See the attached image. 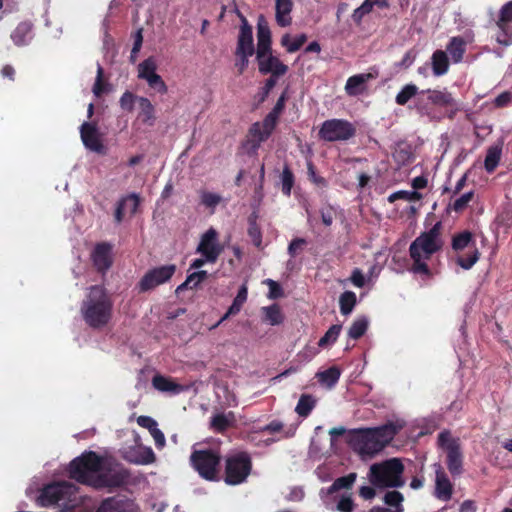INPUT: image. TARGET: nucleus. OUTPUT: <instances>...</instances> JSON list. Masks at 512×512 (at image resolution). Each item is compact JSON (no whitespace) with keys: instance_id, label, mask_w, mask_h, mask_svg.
Masks as SVG:
<instances>
[{"instance_id":"69168bd1","label":"nucleus","mask_w":512,"mask_h":512,"mask_svg":"<svg viewBox=\"0 0 512 512\" xmlns=\"http://www.w3.org/2000/svg\"><path fill=\"white\" fill-rule=\"evenodd\" d=\"M306 244V241L302 238L294 239L288 246V253L291 257H294L299 249Z\"/></svg>"},{"instance_id":"c03bdc74","label":"nucleus","mask_w":512,"mask_h":512,"mask_svg":"<svg viewBox=\"0 0 512 512\" xmlns=\"http://www.w3.org/2000/svg\"><path fill=\"white\" fill-rule=\"evenodd\" d=\"M154 74H156V64L153 59L148 58L139 65V77L148 80Z\"/></svg>"},{"instance_id":"3c124183","label":"nucleus","mask_w":512,"mask_h":512,"mask_svg":"<svg viewBox=\"0 0 512 512\" xmlns=\"http://www.w3.org/2000/svg\"><path fill=\"white\" fill-rule=\"evenodd\" d=\"M280 43L287 53H294L301 48L300 44L296 41V38L294 37V39H292L289 33H286L281 37Z\"/></svg>"},{"instance_id":"37998d69","label":"nucleus","mask_w":512,"mask_h":512,"mask_svg":"<svg viewBox=\"0 0 512 512\" xmlns=\"http://www.w3.org/2000/svg\"><path fill=\"white\" fill-rule=\"evenodd\" d=\"M357 478L356 473H350L347 476L340 477L334 481V483L329 488V492L332 493L334 491L340 490V489H348L350 488L355 480Z\"/></svg>"},{"instance_id":"338daca9","label":"nucleus","mask_w":512,"mask_h":512,"mask_svg":"<svg viewBox=\"0 0 512 512\" xmlns=\"http://www.w3.org/2000/svg\"><path fill=\"white\" fill-rule=\"evenodd\" d=\"M142 43H143V35H142V28H140L136 31V33L134 35V43H133V47L131 50L132 55H135L140 51V49L142 47Z\"/></svg>"},{"instance_id":"8fccbe9b","label":"nucleus","mask_w":512,"mask_h":512,"mask_svg":"<svg viewBox=\"0 0 512 512\" xmlns=\"http://www.w3.org/2000/svg\"><path fill=\"white\" fill-rule=\"evenodd\" d=\"M398 199H404L407 201H416L420 199V194L415 191H397L391 194L388 198L389 202H394Z\"/></svg>"},{"instance_id":"5701e85b","label":"nucleus","mask_w":512,"mask_h":512,"mask_svg":"<svg viewBox=\"0 0 512 512\" xmlns=\"http://www.w3.org/2000/svg\"><path fill=\"white\" fill-rule=\"evenodd\" d=\"M11 39L16 46L28 45L33 39V24L29 21L20 22L12 31Z\"/></svg>"},{"instance_id":"6e6d98bb","label":"nucleus","mask_w":512,"mask_h":512,"mask_svg":"<svg viewBox=\"0 0 512 512\" xmlns=\"http://www.w3.org/2000/svg\"><path fill=\"white\" fill-rule=\"evenodd\" d=\"M281 180H282V191L284 192V194L290 195L291 188L293 185V175L288 168H285L283 170Z\"/></svg>"},{"instance_id":"49530a36","label":"nucleus","mask_w":512,"mask_h":512,"mask_svg":"<svg viewBox=\"0 0 512 512\" xmlns=\"http://www.w3.org/2000/svg\"><path fill=\"white\" fill-rule=\"evenodd\" d=\"M140 203V198L136 194H131L128 197L124 198L120 205L125 209L126 213L130 215H134L138 209Z\"/></svg>"},{"instance_id":"a18cd8bd","label":"nucleus","mask_w":512,"mask_h":512,"mask_svg":"<svg viewBox=\"0 0 512 512\" xmlns=\"http://www.w3.org/2000/svg\"><path fill=\"white\" fill-rule=\"evenodd\" d=\"M341 328V325L331 326L325 335L319 340V346L324 347L328 344L334 343L340 334Z\"/></svg>"},{"instance_id":"c9c22d12","label":"nucleus","mask_w":512,"mask_h":512,"mask_svg":"<svg viewBox=\"0 0 512 512\" xmlns=\"http://www.w3.org/2000/svg\"><path fill=\"white\" fill-rule=\"evenodd\" d=\"M233 421H234V417H233L232 413H227V414L220 413V414H216L212 418L211 426L216 431L220 432V431L227 429L229 426H231Z\"/></svg>"},{"instance_id":"72a5a7b5","label":"nucleus","mask_w":512,"mask_h":512,"mask_svg":"<svg viewBox=\"0 0 512 512\" xmlns=\"http://www.w3.org/2000/svg\"><path fill=\"white\" fill-rule=\"evenodd\" d=\"M139 107V119L149 126L153 125L155 119L154 109L148 98H140Z\"/></svg>"},{"instance_id":"052dcab7","label":"nucleus","mask_w":512,"mask_h":512,"mask_svg":"<svg viewBox=\"0 0 512 512\" xmlns=\"http://www.w3.org/2000/svg\"><path fill=\"white\" fill-rule=\"evenodd\" d=\"M266 284L269 287L268 297L270 299H276V298L281 297L282 290L277 282H275L274 280H271V279H267Z\"/></svg>"},{"instance_id":"58836bf2","label":"nucleus","mask_w":512,"mask_h":512,"mask_svg":"<svg viewBox=\"0 0 512 512\" xmlns=\"http://www.w3.org/2000/svg\"><path fill=\"white\" fill-rule=\"evenodd\" d=\"M472 241V234L468 231L461 232L453 237L452 248L458 254L469 246Z\"/></svg>"},{"instance_id":"4be33fe9","label":"nucleus","mask_w":512,"mask_h":512,"mask_svg":"<svg viewBox=\"0 0 512 512\" xmlns=\"http://www.w3.org/2000/svg\"><path fill=\"white\" fill-rule=\"evenodd\" d=\"M292 0H275V20L278 26L288 27L292 24Z\"/></svg>"},{"instance_id":"2eb2a0df","label":"nucleus","mask_w":512,"mask_h":512,"mask_svg":"<svg viewBox=\"0 0 512 512\" xmlns=\"http://www.w3.org/2000/svg\"><path fill=\"white\" fill-rule=\"evenodd\" d=\"M123 457L135 464L147 465L155 461V454L150 447L135 444L123 449Z\"/></svg>"},{"instance_id":"e433bc0d","label":"nucleus","mask_w":512,"mask_h":512,"mask_svg":"<svg viewBox=\"0 0 512 512\" xmlns=\"http://www.w3.org/2000/svg\"><path fill=\"white\" fill-rule=\"evenodd\" d=\"M340 311L343 315H348L352 312L356 304V295L354 292L346 291L339 299Z\"/></svg>"},{"instance_id":"ddd939ff","label":"nucleus","mask_w":512,"mask_h":512,"mask_svg":"<svg viewBox=\"0 0 512 512\" xmlns=\"http://www.w3.org/2000/svg\"><path fill=\"white\" fill-rule=\"evenodd\" d=\"M258 70L263 75L274 77H283L289 70L288 65L284 64L280 58L273 54V50L256 54Z\"/></svg>"},{"instance_id":"e2e57ef3","label":"nucleus","mask_w":512,"mask_h":512,"mask_svg":"<svg viewBox=\"0 0 512 512\" xmlns=\"http://www.w3.org/2000/svg\"><path fill=\"white\" fill-rule=\"evenodd\" d=\"M336 211L332 207L324 208L321 210L322 222L326 226H330L333 223Z\"/></svg>"},{"instance_id":"dca6fc26","label":"nucleus","mask_w":512,"mask_h":512,"mask_svg":"<svg viewBox=\"0 0 512 512\" xmlns=\"http://www.w3.org/2000/svg\"><path fill=\"white\" fill-rule=\"evenodd\" d=\"M240 19L241 25L239 28L235 52L243 54L245 52L256 53V49L254 47L252 26L249 24L245 16L240 15Z\"/></svg>"},{"instance_id":"c85d7f7f","label":"nucleus","mask_w":512,"mask_h":512,"mask_svg":"<svg viewBox=\"0 0 512 512\" xmlns=\"http://www.w3.org/2000/svg\"><path fill=\"white\" fill-rule=\"evenodd\" d=\"M261 311L264 315L263 321L270 325H279L283 322L284 317L278 305L262 307Z\"/></svg>"},{"instance_id":"680f3d73","label":"nucleus","mask_w":512,"mask_h":512,"mask_svg":"<svg viewBox=\"0 0 512 512\" xmlns=\"http://www.w3.org/2000/svg\"><path fill=\"white\" fill-rule=\"evenodd\" d=\"M137 423L139 426L148 429L149 432H151L152 429L158 426L157 422L149 416H139L137 418Z\"/></svg>"},{"instance_id":"9d476101","label":"nucleus","mask_w":512,"mask_h":512,"mask_svg":"<svg viewBox=\"0 0 512 512\" xmlns=\"http://www.w3.org/2000/svg\"><path fill=\"white\" fill-rule=\"evenodd\" d=\"M355 133L354 127L347 121L340 119L327 120L319 131L320 137L325 141H344Z\"/></svg>"},{"instance_id":"09e8293b","label":"nucleus","mask_w":512,"mask_h":512,"mask_svg":"<svg viewBox=\"0 0 512 512\" xmlns=\"http://www.w3.org/2000/svg\"><path fill=\"white\" fill-rule=\"evenodd\" d=\"M201 203L207 208L214 209L222 200L219 194L202 191L200 194Z\"/></svg>"},{"instance_id":"aec40b11","label":"nucleus","mask_w":512,"mask_h":512,"mask_svg":"<svg viewBox=\"0 0 512 512\" xmlns=\"http://www.w3.org/2000/svg\"><path fill=\"white\" fill-rule=\"evenodd\" d=\"M435 496L442 500L448 501L452 496V484L446 476L440 464H435Z\"/></svg>"},{"instance_id":"1a4fd4ad","label":"nucleus","mask_w":512,"mask_h":512,"mask_svg":"<svg viewBox=\"0 0 512 512\" xmlns=\"http://www.w3.org/2000/svg\"><path fill=\"white\" fill-rule=\"evenodd\" d=\"M438 444L447 454V466L452 475L462 473L463 457L461 453L460 441L452 437L448 431L441 432L438 436Z\"/></svg>"},{"instance_id":"b1692460","label":"nucleus","mask_w":512,"mask_h":512,"mask_svg":"<svg viewBox=\"0 0 512 512\" xmlns=\"http://www.w3.org/2000/svg\"><path fill=\"white\" fill-rule=\"evenodd\" d=\"M94 96H101L113 92V85L109 81V76L105 74L103 67L97 64V73L92 86Z\"/></svg>"},{"instance_id":"bf43d9fd","label":"nucleus","mask_w":512,"mask_h":512,"mask_svg":"<svg viewBox=\"0 0 512 512\" xmlns=\"http://www.w3.org/2000/svg\"><path fill=\"white\" fill-rule=\"evenodd\" d=\"M354 503L351 496H343L337 503V510L340 512H352Z\"/></svg>"},{"instance_id":"ea45409f","label":"nucleus","mask_w":512,"mask_h":512,"mask_svg":"<svg viewBox=\"0 0 512 512\" xmlns=\"http://www.w3.org/2000/svg\"><path fill=\"white\" fill-rule=\"evenodd\" d=\"M368 321L366 318H358L356 319L348 330V336L352 339H358L361 337L367 330Z\"/></svg>"},{"instance_id":"4468645a","label":"nucleus","mask_w":512,"mask_h":512,"mask_svg":"<svg viewBox=\"0 0 512 512\" xmlns=\"http://www.w3.org/2000/svg\"><path fill=\"white\" fill-rule=\"evenodd\" d=\"M175 269L174 265H166L147 272L139 283L141 291H148L165 283L172 277Z\"/></svg>"},{"instance_id":"f704fd0d","label":"nucleus","mask_w":512,"mask_h":512,"mask_svg":"<svg viewBox=\"0 0 512 512\" xmlns=\"http://www.w3.org/2000/svg\"><path fill=\"white\" fill-rule=\"evenodd\" d=\"M501 156V147L499 146H492L488 149L486 157H485V169L488 172L494 171V169L497 167L499 160Z\"/></svg>"},{"instance_id":"0eeeda50","label":"nucleus","mask_w":512,"mask_h":512,"mask_svg":"<svg viewBox=\"0 0 512 512\" xmlns=\"http://www.w3.org/2000/svg\"><path fill=\"white\" fill-rule=\"evenodd\" d=\"M284 108V98H280L273 110L265 117L263 122L254 123L249 129L247 143L251 145L253 152H256L260 144L265 141L276 126V121Z\"/></svg>"},{"instance_id":"cd10ccee","label":"nucleus","mask_w":512,"mask_h":512,"mask_svg":"<svg viewBox=\"0 0 512 512\" xmlns=\"http://www.w3.org/2000/svg\"><path fill=\"white\" fill-rule=\"evenodd\" d=\"M449 59L443 50H436L432 55V69L437 76L443 75L448 71Z\"/></svg>"},{"instance_id":"2f4dec72","label":"nucleus","mask_w":512,"mask_h":512,"mask_svg":"<svg viewBox=\"0 0 512 512\" xmlns=\"http://www.w3.org/2000/svg\"><path fill=\"white\" fill-rule=\"evenodd\" d=\"M207 276L208 273L204 270L195 271L189 274L185 282L177 287L176 292L178 293L185 288L194 289L198 287L207 278Z\"/></svg>"},{"instance_id":"f257e3e1","label":"nucleus","mask_w":512,"mask_h":512,"mask_svg":"<svg viewBox=\"0 0 512 512\" xmlns=\"http://www.w3.org/2000/svg\"><path fill=\"white\" fill-rule=\"evenodd\" d=\"M71 478L96 488L120 485L125 475L118 464L109 458H101L87 452L70 463Z\"/></svg>"},{"instance_id":"20e7f679","label":"nucleus","mask_w":512,"mask_h":512,"mask_svg":"<svg viewBox=\"0 0 512 512\" xmlns=\"http://www.w3.org/2000/svg\"><path fill=\"white\" fill-rule=\"evenodd\" d=\"M113 303L105 289L92 286L83 300L81 313L84 321L93 328H101L108 324L112 316Z\"/></svg>"},{"instance_id":"6ab92c4d","label":"nucleus","mask_w":512,"mask_h":512,"mask_svg":"<svg viewBox=\"0 0 512 512\" xmlns=\"http://www.w3.org/2000/svg\"><path fill=\"white\" fill-rule=\"evenodd\" d=\"M271 30L264 15H259L257 20V48L256 54L263 52H269L272 50L271 47Z\"/></svg>"},{"instance_id":"603ef678","label":"nucleus","mask_w":512,"mask_h":512,"mask_svg":"<svg viewBox=\"0 0 512 512\" xmlns=\"http://www.w3.org/2000/svg\"><path fill=\"white\" fill-rule=\"evenodd\" d=\"M384 501L387 505L394 507L395 510L402 509L401 503L403 501V496L398 491H390L385 494Z\"/></svg>"},{"instance_id":"7ed1b4c3","label":"nucleus","mask_w":512,"mask_h":512,"mask_svg":"<svg viewBox=\"0 0 512 512\" xmlns=\"http://www.w3.org/2000/svg\"><path fill=\"white\" fill-rule=\"evenodd\" d=\"M442 223L437 222L429 231L422 232L410 245L409 253L413 260L411 271L421 276L431 275L427 261L443 245L441 239Z\"/></svg>"},{"instance_id":"79ce46f5","label":"nucleus","mask_w":512,"mask_h":512,"mask_svg":"<svg viewBox=\"0 0 512 512\" xmlns=\"http://www.w3.org/2000/svg\"><path fill=\"white\" fill-rule=\"evenodd\" d=\"M247 287L243 285L240 290L238 291L236 297L233 300L232 305L228 309V314H238L243 306V304L247 300Z\"/></svg>"},{"instance_id":"4d7b16f0","label":"nucleus","mask_w":512,"mask_h":512,"mask_svg":"<svg viewBox=\"0 0 512 512\" xmlns=\"http://www.w3.org/2000/svg\"><path fill=\"white\" fill-rule=\"evenodd\" d=\"M248 235L256 247H258V248L261 247L262 235H261L260 228L257 226V224L255 222L250 223V226L248 229Z\"/></svg>"},{"instance_id":"774afa93","label":"nucleus","mask_w":512,"mask_h":512,"mask_svg":"<svg viewBox=\"0 0 512 512\" xmlns=\"http://www.w3.org/2000/svg\"><path fill=\"white\" fill-rule=\"evenodd\" d=\"M352 283L357 287H363L365 284L364 275L358 269L354 270L351 276Z\"/></svg>"},{"instance_id":"9b49d317","label":"nucleus","mask_w":512,"mask_h":512,"mask_svg":"<svg viewBox=\"0 0 512 512\" xmlns=\"http://www.w3.org/2000/svg\"><path fill=\"white\" fill-rule=\"evenodd\" d=\"M220 457L212 451H196L191 456L194 468L207 479H216Z\"/></svg>"},{"instance_id":"f3484780","label":"nucleus","mask_w":512,"mask_h":512,"mask_svg":"<svg viewBox=\"0 0 512 512\" xmlns=\"http://www.w3.org/2000/svg\"><path fill=\"white\" fill-rule=\"evenodd\" d=\"M378 72H368L353 75L347 79L345 91L349 96H357L366 92L368 81L376 79Z\"/></svg>"},{"instance_id":"39448f33","label":"nucleus","mask_w":512,"mask_h":512,"mask_svg":"<svg viewBox=\"0 0 512 512\" xmlns=\"http://www.w3.org/2000/svg\"><path fill=\"white\" fill-rule=\"evenodd\" d=\"M37 501L40 506H57L67 512L78 505L79 497L73 484L58 482L45 486Z\"/></svg>"},{"instance_id":"393cba45","label":"nucleus","mask_w":512,"mask_h":512,"mask_svg":"<svg viewBox=\"0 0 512 512\" xmlns=\"http://www.w3.org/2000/svg\"><path fill=\"white\" fill-rule=\"evenodd\" d=\"M466 45V41L461 36H455L449 40L446 50L454 63H460L463 60Z\"/></svg>"},{"instance_id":"a211bd4d","label":"nucleus","mask_w":512,"mask_h":512,"mask_svg":"<svg viewBox=\"0 0 512 512\" xmlns=\"http://www.w3.org/2000/svg\"><path fill=\"white\" fill-rule=\"evenodd\" d=\"M94 266L100 272H105L112 265V247L106 243L97 244L91 253Z\"/></svg>"},{"instance_id":"13d9d810","label":"nucleus","mask_w":512,"mask_h":512,"mask_svg":"<svg viewBox=\"0 0 512 512\" xmlns=\"http://www.w3.org/2000/svg\"><path fill=\"white\" fill-rule=\"evenodd\" d=\"M411 153L407 151L406 149H397L393 153V158L395 161H397L400 165H405L410 162L411 160Z\"/></svg>"},{"instance_id":"412c9836","label":"nucleus","mask_w":512,"mask_h":512,"mask_svg":"<svg viewBox=\"0 0 512 512\" xmlns=\"http://www.w3.org/2000/svg\"><path fill=\"white\" fill-rule=\"evenodd\" d=\"M81 139L86 148L94 152H102L100 134L97 128L90 123H83L81 126Z\"/></svg>"},{"instance_id":"de8ad7c7","label":"nucleus","mask_w":512,"mask_h":512,"mask_svg":"<svg viewBox=\"0 0 512 512\" xmlns=\"http://www.w3.org/2000/svg\"><path fill=\"white\" fill-rule=\"evenodd\" d=\"M370 1L371 0H364V2L354 10L352 19L357 25H360L363 17L373 10Z\"/></svg>"},{"instance_id":"0e129e2a","label":"nucleus","mask_w":512,"mask_h":512,"mask_svg":"<svg viewBox=\"0 0 512 512\" xmlns=\"http://www.w3.org/2000/svg\"><path fill=\"white\" fill-rule=\"evenodd\" d=\"M150 434L153 437L155 444L158 448H163L165 446V436L163 432L158 428V426L152 429Z\"/></svg>"},{"instance_id":"bb28decb","label":"nucleus","mask_w":512,"mask_h":512,"mask_svg":"<svg viewBox=\"0 0 512 512\" xmlns=\"http://www.w3.org/2000/svg\"><path fill=\"white\" fill-rule=\"evenodd\" d=\"M97 512H137L132 503L108 499L102 503Z\"/></svg>"},{"instance_id":"473e14b6","label":"nucleus","mask_w":512,"mask_h":512,"mask_svg":"<svg viewBox=\"0 0 512 512\" xmlns=\"http://www.w3.org/2000/svg\"><path fill=\"white\" fill-rule=\"evenodd\" d=\"M512 22V0L504 4L497 20L498 28L507 35L509 23Z\"/></svg>"},{"instance_id":"4c0bfd02","label":"nucleus","mask_w":512,"mask_h":512,"mask_svg":"<svg viewBox=\"0 0 512 512\" xmlns=\"http://www.w3.org/2000/svg\"><path fill=\"white\" fill-rule=\"evenodd\" d=\"M479 251L474 248L472 249L467 256L458 254L456 257V263L463 269L469 270L479 259Z\"/></svg>"},{"instance_id":"864d4df0","label":"nucleus","mask_w":512,"mask_h":512,"mask_svg":"<svg viewBox=\"0 0 512 512\" xmlns=\"http://www.w3.org/2000/svg\"><path fill=\"white\" fill-rule=\"evenodd\" d=\"M254 54L255 53H249V52H245L244 54L235 52V56H236L235 66L238 69V72L240 74L243 73L247 69L248 64H249V57H251Z\"/></svg>"},{"instance_id":"c756f323","label":"nucleus","mask_w":512,"mask_h":512,"mask_svg":"<svg viewBox=\"0 0 512 512\" xmlns=\"http://www.w3.org/2000/svg\"><path fill=\"white\" fill-rule=\"evenodd\" d=\"M316 377L322 385L332 388L339 380L340 370L336 367H331L325 371L318 372Z\"/></svg>"},{"instance_id":"f8f14e48","label":"nucleus","mask_w":512,"mask_h":512,"mask_svg":"<svg viewBox=\"0 0 512 512\" xmlns=\"http://www.w3.org/2000/svg\"><path fill=\"white\" fill-rule=\"evenodd\" d=\"M223 251V246L218 241V233L214 228H209L201 235L196 252L206 256L210 264H214Z\"/></svg>"},{"instance_id":"423d86ee","label":"nucleus","mask_w":512,"mask_h":512,"mask_svg":"<svg viewBox=\"0 0 512 512\" xmlns=\"http://www.w3.org/2000/svg\"><path fill=\"white\" fill-rule=\"evenodd\" d=\"M404 466L400 459L391 458L370 466L368 473L369 482L378 488L402 487Z\"/></svg>"},{"instance_id":"5fc2aeb1","label":"nucleus","mask_w":512,"mask_h":512,"mask_svg":"<svg viewBox=\"0 0 512 512\" xmlns=\"http://www.w3.org/2000/svg\"><path fill=\"white\" fill-rule=\"evenodd\" d=\"M149 86L155 90V92L164 94L166 93L167 87L162 78L156 73L147 80Z\"/></svg>"},{"instance_id":"6e6552de","label":"nucleus","mask_w":512,"mask_h":512,"mask_svg":"<svg viewBox=\"0 0 512 512\" xmlns=\"http://www.w3.org/2000/svg\"><path fill=\"white\" fill-rule=\"evenodd\" d=\"M251 471V461L246 453L231 454L226 459L225 481L237 485L246 480Z\"/></svg>"},{"instance_id":"7c9ffc66","label":"nucleus","mask_w":512,"mask_h":512,"mask_svg":"<svg viewBox=\"0 0 512 512\" xmlns=\"http://www.w3.org/2000/svg\"><path fill=\"white\" fill-rule=\"evenodd\" d=\"M315 405L316 399L312 395L303 394L295 407V412L301 417H307Z\"/></svg>"},{"instance_id":"a878e982","label":"nucleus","mask_w":512,"mask_h":512,"mask_svg":"<svg viewBox=\"0 0 512 512\" xmlns=\"http://www.w3.org/2000/svg\"><path fill=\"white\" fill-rule=\"evenodd\" d=\"M152 384L155 389L161 391V392H169L172 394H178L184 390V387L176 382H174L172 379L156 375L153 380Z\"/></svg>"},{"instance_id":"a19ab883","label":"nucleus","mask_w":512,"mask_h":512,"mask_svg":"<svg viewBox=\"0 0 512 512\" xmlns=\"http://www.w3.org/2000/svg\"><path fill=\"white\" fill-rule=\"evenodd\" d=\"M475 195L473 191H469L458 197L450 204V208L455 212H461L466 209L469 204L474 200Z\"/></svg>"},{"instance_id":"f03ea898","label":"nucleus","mask_w":512,"mask_h":512,"mask_svg":"<svg viewBox=\"0 0 512 512\" xmlns=\"http://www.w3.org/2000/svg\"><path fill=\"white\" fill-rule=\"evenodd\" d=\"M404 426L405 422L397 419L377 428L354 430L352 446L362 460H369L381 452Z\"/></svg>"}]
</instances>
